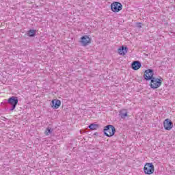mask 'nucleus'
Here are the masks:
<instances>
[{
  "mask_svg": "<svg viewBox=\"0 0 175 175\" xmlns=\"http://www.w3.org/2000/svg\"><path fill=\"white\" fill-rule=\"evenodd\" d=\"M103 132L105 136L111 137V136H114L116 133V128L113 125H107L105 127Z\"/></svg>",
  "mask_w": 175,
  "mask_h": 175,
  "instance_id": "f257e3e1",
  "label": "nucleus"
},
{
  "mask_svg": "<svg viewBox=\"0 0 175 175\" xmlns=\"http://www.w3.org/2000/svg\"><path fill=\"white\" fill-rule=\"evenodd\" d=\"M150 80H151L150 87L151 88H153V90L159 88V86L162 85V82L163 81V79L161 77L160 78L154 77Z\"/></svg>",
  "mask_w": 175,
  "mask_h": 175,
  "instance_id": "f03ea898",
  "label": "nucleus"
},
{
  "mask_svg": "<svg viewBox=\"0 0 175 175\" xmlns=\"http://www.w3.org/2000/svg\"><path fill=\"white\" fill-rule=\"evenodd\" d=\"M144 172L145 174L151 175L154 174V172H155V168L154 167V165L151 163H147L145 164L144 167Z\"/></svg>",
  "mask_w": 175,
  "mask_h": 175,
  "instance_id": "7ed1b4c3",
  "label": "nucleus"
},
{
  "mask_svg": "<svg viewBox=\"0 0 175 175\" xmlns=\"http://www.w3.org/2000/svg\"><path fill=\"white\" fill-rule=\"evenodd\" d=\"M9 105H11L12 108L10 109V111H13L14 109H16V106L18 103V98L16 96H12L8 100Z\"/></svg>",
  "mask_w": 175,
  "mask_h": 175,
  "instance_id": "20e7f679",
  "label": "nucleus"
},
{
  "mask_svg": "<svg viewBox=\"0 0 175 175\" xmlns=\"http://www.w3.org/2000/svg\"><path fill=\"white\" fill-rule=\"evenodd\" d=\"M111 9L112 12L117 13L120 12V10H122V4L119 2H115L111 5Z\"/></svg>",
  "mask_w": 175,
  "mask_h": 175,
  "instance_id": "39448f33",
  "label": "nucleus"
},
{
  "mask_svg": "<svg viewBox=\"0 0 175 175\" xmlns=\"http://www.w3.org/2000/svg\"><path fill=\"white\" fill-rule=\"evenodd\" d=\"M144 77L145 80H152L154 78V70L151 69L146 70Z\"/></svg>",
  "mask_w": 175,
  "mask_h": 175,
  "instance_id": "423d86ee",
  "label": "nucleus"
},
{
  "mask_svg": "<svg viewBox=\"0 0 175 175\" xmlns=\"http://www.w3.org/2000/svg\"><path fill=\"white\" fill-rule=\"evenodd\" d=\"M163 126L165 131H170L173 128V122L170 119H165L163 122Z\"/></svg>",
  "mask_w": 175,
  "mask_h": 175,
  "instance_id": "0eeeda50",
  "label": "nucleus"
},
{
  "mask_svg": "<svg viewBox=\"0 0 175 175\" xmlns=\"http://www.w3.org/2000/svg\"><path fill=\"white\" fill-rule=\"evenodd\" d=\"M80 43L82 46H88L91 43V38L88 36H84L81 38Z\"/></svg>",
  "mask_w": 175,
  "mask_h": 175,
  "instance_id": "6e6552de",
  "label": "nucleus"
},
{
  "mask_svg": "<svg viewBox=\"0 0 175 175\" xmlns=\"http://www.w3.org/2000/svg\"><path fill=\"white\" fill-rule=\"evenodd\" d=\"M51 106L53 109H59V106H61V100H59L58 99L53 100L51 103Z\"/></svg>",
  "mask_w": 175,
  "mask_h": 175,
  "instance_id": "1a4fd4ad",
  "label": "nucleus"
},
{
  "mask_svg": "<svg viewBox=\"0 0 175 175\" xmlns=\"http://www.w3.org/2000/svg\"><path fill=\"white\" fill-rule=\"evenodd\" d=\"M118 53L120 55H125L128 53V47L122 46L120 49H118Z\"/></svg>",
  "mask_w": 175,
  "mask_h": 175,
  "instance_id": "9d476101",
  "label": "nucleus"
},
{
  "mask_svg": "<svg viewBox=\"0 0 175 175\" xmlns=\"http://www.w3.org/2000/svg\"><path fill=\"white\" fill-rule=\"evenodd\" d=\"M141 66H142V64L140 63V62L135 61L132 64V68L134 70H137L140 69Z\"/></svg>",
  "mask_w": 175,
  "mask_h": 175,
  "instance_id": "9b49d317",
  "label": "nucleus"
},
{
  "mask_svg": "<svg viewBox=\"0 0 175 175\" xmlns=\"http://www.w3.org/2000/svg\"><path fill=\"white\" fill-rule=\"evenodd\" d=\"M27 34L28 36H30V38H32L36 35V30L31 29L27 31Z\"/></svg>",
  "mask_w": 175,
  "mask_h": 175,
  "instance_id": "f8f14e48",
  "label": "nucleus"
},
{
  "mask_svg": "<svg viewBox=\"0 0 175 175\" xmlns=\"http://www.w3.org/2000/svg\"><path fill=\"white\" fill-rule=\"evenodd\" d=\"M121 118H125V117L128 116V112L125 109H122L120 112Z\"/></svg>",
  "mask_w": 175,
  "mask_h": 175,
  "instance_id": "ddd939ff",
  "label": "nucleus"
},
{
  "mask_svg": "<svg viewBox=\"0 0 175 175\" xmlns=\"http://www.w3.org/2000/svg\"><path fill=\"white\" fill-rule=\"evenodd\" d=\"M89 128L92 131H96V129L99 128V126L98 124H92L89 126Z\"/></svg>",
  "mask_w": 175,
  "mask_h": 175,
  "instance_id": "4468645a",
  "label": "nucleus"
},
{
  "mask_svg": "<svg viewBox=\"0 0 175 175\" xmlns=\"http://www.w3.org/2000/svg\"><path fill=\"white\" fill-rule=\"evenodd\" d=\"M51 132H52L51 129L47 128L46 130L45 131V135H50Z\"/></svg>",
  "mask_w": 175,
  "mask_h": 175,
  "instance_id": "2eb2a0df",
  "label": "nucleus"
},
{
  "mask_svg": "<svg viewBox=\"0 0 175 175\" xmlns=\"http://www.w3.org/2000/svg\"><path fill=\"white\" fill-rule=\"evenodd\" d=\"M136 26L137 28H142V23H136Z\"/></svg>",
  "mask_w": 175,
  "mask_h": 175,
  "instance_id": "dca6fc26",
  "label": "nucleus"
}]
</instances>
